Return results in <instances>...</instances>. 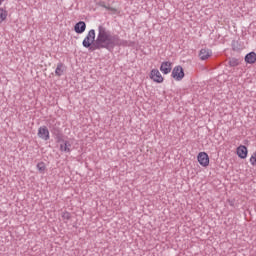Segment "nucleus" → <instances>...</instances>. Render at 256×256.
<instances>
[{
	"label": "nucleus",
	"mask_w": 256,
	"mask_h": 256,
	"mask_svg": "<svg viewBox=\"0 0 256 256\" xmlns=\"http://www.w3.org/2000/svg\"><path fill=\"white\" fill-rule=\"evenodd\" d=\"M245 63H248L249 65H253L256 63V53L255 52H250L248 53L245 58Z\"/></svg>",
	"instance_id": "f8f14e48"
},
{
	"label": "nucleus",
	"mask_w": 256,
	"mask_h": 256,
	"mask_svg": "<svg viewBox=\"0 0 256 256\" xmlns=\"http://www.w3.org/2000/svg\"><path fill=\"white\" fill-rule=\"evenodd\" d=\"M5 0H0V6H2L3 5V2H4Z\"/></svg>",
	"instance_id": "aec40b11"
},
{
	"label": "nucleus",
	"mask_w": 256,
	"mask_h": 256,
	"mask_svg": "<svg viewBox=\"0 0 256 256\" xmlns=\"http://www.w3.org/2000/svg\"><path fill=\"white\" fill-rule=\"evenodd\" d=\"M73 145V139H69L60 144V151L63 153H71V147Z\"/></svg>",
	"instance_id": "6e6552de"
},
{
	"label": "nucleus",
	"mask_w": 256,
	"mask_h": 256,
	"mask_svg": "<svg viewBox=\"0 0 256 256\" xmlns=\"http://www.w3.org/2000/svg\"><path fill=\"white\" fill-rule=\"evenodd\" d=\"M250 164L252 165V167H256V152L251 155Z\"/></svg>",
	"instance_id": "dca6fc26"
},
{
	"label": "nucleus",
	"mask_w": 256,
	"mask_h": 256,
	"mask_svg": "<svg viewBox=\"0 0 256 256\" xmlns=\"http://www.w3.org/2000/svg\"><path fill=\"white\" fill-rule=\"evenodd\" d=\"M230 64L235 67V66L239 65V62L237 60H232V61H230Z\"/></svg>",
	"instance_id": "6ab92c4d"
},
{
	"label": "nucleus",
	"mask_w": 256,
	"mask_h": 256,
	"mask_svg": "<svg viewBox=\"0 0 256 256\" xmlns=\"http://www.w3.org/2000/svg\"><path fill=\"white\" fill-rule=\"evenodd\" d=\"M171 77L174 81H183L185 77V71L181 66H175L172 70Z\"/></svg>",
	"instance_id": "7ed1b4c3"
},
{
	"label": "nucleus",
	"mask_w": 256,
	"mask_h": 256,
	"mask_svg": "<svg viewBox=\"0 0 256 256\" xmlns=\"http://www.w3.org/2000/svg\"><path fill=\"white\" fill-rule=\"evenodd\" d=\"M248 153H249V150L247 149V146L240 145V146L236 149V154L238 155V157H239L240 159H247Z\"/></svg>",
	"instance_id": "1a4fd4ad"
},
{
	"label": "nucleus",
	"mask_w": 256,
	"mask_h": 256,
	"mask_svg": "<svg viewBox=\"0 0 256 256\" xmlns=\"http://www.w3.org/2000/svg\"><path fill=\"white\" fill-rule=\"evenodd\" d=\"M36 168L38 169L39 173H45V171H47V165H45V162H39L36 165Z\"/></svg>",
	"instance_id": "2eb2a0df"
},
{
	"label": "nucleus",
	"mask_w": 256,
	"mask_h": 256,
	"mask_svg": "<svg viewBox=\"0 0 256 256\" xmlns=\"http://www.w3.org/2000/svg\"><path fill=\"white\" fill-rule=\"evenodd\" d=\"M8 15L9 12L6 8H0V23H3V21H7Z\"/></svg>",
	"instance_id": "4468645a"
},
{
	"label": "nucleus",
	"mask_w": 256,
	"mask_h": 256,
	"mask_svg": "<svg viewBox=\"0 0 256 256\" xmlns=\"http://www.w3.org/2000/svg\"><path fill=\"white\" fill-rule=\"evenodd\" d=\"M95 37V30L91 29L82 42L83 47H85L86 49H89L90 47V50L93 51V46L91 45H95Z\"/></svg>",
	"instance_id": "f03ea898"
},
{
	"label": "nucleus",
	"mask_w": 256,
	"mask_h": 256,
	"mask_svg": "<svg viewBox=\"0 0 256 256\" xmlns=\"http://www.w3.org/2000/svg\"><path fill=\"white\" fill-rule=\"evenodd\" d=\"M85 29H87V24H85L83 21L76 23L74 26V31L79 34L85 33Z\"/></svg>",
	"instance_id": "9b49d317"
},
{
	"label": "nucleus",
	"mask_w": 256,
	"mask_h": 256,
	"mask_svg": "<svg viewBox=\"0 0 256 256\" xmlns=\"http://www.w3.org/2000/svg\"><path fill=\"white\" fill-rule=\"evenodd\" d=\"M213 53L211 52L210 49H207V48H203L200 50L199 52V57L202 61H205L207 59H209V57H211Z\"/></svg>",
	"instance_id": "9d476101"
},
{
	"label": "nucleus",
	"mask_w": 256,
	"mask_h": 256,
	"mask_svg": "<svg viewBox=\"0 0 256 256\" xmlns=\"http://www.w3.org/2000/svg\"><path fill=\"white\" fill-rule=\"evenodd\" d=\"M107 11H111V13H117V9L116 8H113V7H110V6H104Z\"/></svg>",
	"instance_id": "a211bd4d"
},
{
	"label": "nucleus",
	"mask_w": 256,
	"mask_h": 256,
	"mask_svg": "<svg viewBox=\"0 0 256 256\" xmlns=\"http://www.w3.org/2000/svg\"><path fill=\"white\" fill-rule=\"evenodd\" d=\"M197 161H198L199 165H201V167L206 168L210 163L209 154H207L206 152L198 153Z\"/></svg>",
	"instance_id": "39448f33"
},
{
	"label": "nucleus",
	"mask_w": 256,
	"mask_h": 256,
	"mask_svg": "<svg viewBox=\"0 0 256 256\" xmlns=\"http://www.w3.org/2000/svg\"><path fill=\"white\" fill-rule=\"evenodd\" d=\"M110 47H115V37L111 35L107 27L99 25L97 38L91 49L95 51V49H109Z\"/></svg>",
	"instance_id": "f257e3e1"
},
{
	"label": "nucleus",
	"mask_w": 256,
	"mask_h": 256,
	"mask_svg": "<svg viewBox=\"0 0 256 256\" xmlns=\"http://www.w3.org/2000/svg\"><path fill=\"white\" fill-rule=\"evenodd\" d=\"M173 69V63L170 61L162 62L160 66V71L163 73V75H169Z\"/></svg>",
	"instance_id": "0eeeda50"
},
{
	"label": "nucleus",
	"mask_w": 256,
	"mask_h": 256,
	"mask_svg": "<svg viewBox=\"0 0 256 256\" xmlns=\"http://www.w3.org/2000/svg\"><path fill=\"white\" fill-rule=\"evenodd\" d=\"M149 77L152 81H154V83H163V81H165V78L157 68H154L150 71Z\"/></svg>",
	"instance_id": "20e7f679"
},
{
	"label": "nucleus",
	"mask_w": 256,
	"mask_h": 256,
	"mask_svg": "<svg viewBox=\"0 0 256 256\" xmlns=\"http://www.w3.org/2000/svg\"><path fill=\"white\" fill-rule=\"evenodd\" d=\"M38 137H39V139H43V141H49L50 134H49V129L47 128V126H41L38 129Z\"/></svg>",
	"instance_id": "423d86ee"
},
{
	"label": "nucleus",
	"mask_w": 256,
	"mask_h": 256,
	"mask_svg": "<svg viewBox=\"0 0 256 256\" xmlns=\"http://www.w3.org/2000/svg\"><path fill=\"white\" fill-rule=\"evenodd\" d=\"M65 73V65L63 63L57 64L56 70H55V76L56 77H61Z\"/></svg>",
	"instance_id": "ddd939ff"
},
{
	"label": "nucleus",
	"mask_w": 256,
	"mask_h": 256,
	"mask_svg": "<svg viewBox=\"0 0 256 256\" xmlns=\"http://www.w3.org/2000/svg\"><path fill=\"white\" fill-rule=\"evenodd\" d=\"M62 218L65 219L66 221H69V219H71V213L63 212Z\"/></svg>",
	"instance_id": "f3484780"
}]
</instances>
